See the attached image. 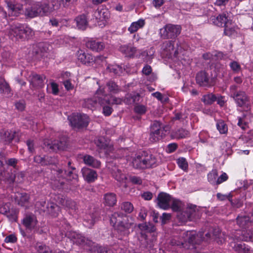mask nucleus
<instances>
[{
	"instance_id": "nucleus-60",
	"label": "nucleus",
	"mask_w": 253,
	"mask_h": 253,
	"mask_svg": "<svg viewBox=\"0 0 253 253\" xmlns=\"http://www.w3.org/2000/svg\"><path fill=\"white\" fill-rule=\"evenodd\" d=\"M45 156L43 157L41 156H36L34 157V161L42 166H45Z\"/></svg>"
},
{
	"instance_id": "nucleus-45",
	"label": "nucleus",
	"mask_w": 253,
	"mask_h": 253,
	"mask_svg": "<svg viewBox=\"0 0 253 253\" xmlns=\"http://www.w3.org/2000/svg\"><path fill=\"white\" fill-rule=\"evenodd\" d=\"M176 162L178 167L181 169L185 172L187 171V169H188V164L185 158L183 157L179 158L177 159Z\"/></svg>"
},
{
	"instance_id": "nucleus-50",
	"label": "nucleus",
	"mask_w": 253,
	"mask_h": 253,
	"mask_svg": "<svg viewBox=\"0 0 253 253\" xmlns=\"http://www.w3.org/2000/svg\"><path fill=\"white\" fill-rule=\"evenodd\" d=\"M36 249L38 253H51L49 248L41 243L37 244Z\"/></svg>"
},
{
	"instance_id": "nucleus-64",
	"label": "nucleus",
	"mask_w": 253,
	"mask_h": 253,
	"mask_svg": "<svg viewBox=\"0 0 253 253\" xmlns=\"http://www.w3.org/2000/svg\"><path fill=\"white\" fill-rule=\"evenodd\" d=\"M177 148V145L176 143H173L169 144L167 148V152L169 153L174 152Z\"/></svg>"
},
{
	"instance_id": "nucleus-41",
	"label": "nucleus",
	"mask_w": 253,
	"mask_h": 253,
	"mask_svg": "<svg viewBox=\"0 0 253 253\" xmlns=\"http://www.w3.org/2000/svg\"><path fill=\"white\" fill-rule=\"evenodd\" d=\"M214 240L219 244H222L225 241V235L223 233L219 231V230H215L212 235Z\"/></svg>"
},
{
	"instance_id": "nucleus-20",
	"label": "nucleus",
	"mask_w": 253,
	"mask_h": 253,
	"mask_svg": "<svg viewBox=\"0 0 253 253\" xmlns=\"http://www.w3.org/2000/svg\"><path fill=\"white\" fill-rule=\"evenodd\" d=\"M12 191L13 192L8 199H14L21 206H26L29 199V195L25 193L14 192V190H12Z\"/></svg>"
},
{
	"instance_id": "nucleus-34",
	"label": "nucleus",
	"mask_w": 253,
	"mask_h": 253,
	"mask_svg": "<svg viewBox=\"0 0 253 253\" xmlns=\"http://www.w3.org/2000/svg\"><path fill=\"white\" fill-rule=\"evenodd\" d=\"M203 57L205 59H211L212 60H216L224 58V54L220 51H215L212 53H206L203 55Z\"/></svg>"
},
{
	"instance_id": "nucleus-53",
	"label": "nucleus",
	"mask_w": 253,
	"mask_h": 253,
	"mask_svg": "<svg viewBox=\"0 0 253 253\" xmlns=\"http://www.w3.org/2000/svg\"><path fill=\"white\" fill-rule=\"evenodd\" d=\"M229 66L231 68V69L234 72V73H239L241 70V67L240 64L235 61H231L229 64Z\"/></svg>"
},
{
	"instance_id": "nucleus-10",
	"label": "nucleus",
	"mask_w": 253,
	"mask_h": 253,
	"mask_svg": "<svg viewBox=\"0 0 253 253\" xmlns=\"http://www.w3.org/2000/svg\"><path fill=\"white\" fill-rule=\"evenodd\" d=\"M181 28L180 25L168 24L160 30L161 37L166 39H175L181 33Z\"/></svg>"
},
{
	"instance_id": "nucleus-57",
	"label": "nucleus",
	"mask_w": 253,
	"mask_h": 253,
	"mask_svg": "<svg viewBox=\"0 0 253 253\" xmlns=\"http://www.w3.org/2000/svg\"><path fill=\"white\" fill-rule=\"evenodd\" d=\"M45 166L48 165H54L55 164L57 160L55 157H52L50 156H45Z\"/></svg>"
},
{
	"instance_id": "nucleus-7",
	"label": "nucleus",
	"mask_w": 253,
	"mask_h": 253,
	"mask_svg": "<svg viewBox=\"0 0 253 253\" xmlns=\"http://www.w3.org/2000/svg\"><path fill=\"white\" fill-rule=\"evenodd\" d=\"M156 162V158L153 155L145 151L137 153L132 161L133 167L138 169L151 168L154 166Z\"/></svg>"
},
{
	"instance_id": "nucleus-2",
	"label": "nucleus",
	"mask_w": 253,
	"mask_h": 253,
	"mask_svg": "<svg viewBox=\"0 0 253 253\" xmlns=\"http://www.w3.org/2000/svg\"><path fill=\"white\" fill-rule=\"evenodd\" d=\"M170 205L172 210L177 212V218L181 223L194 219L197 209L195 205L189 204L186 210H184L183 204L180 201L173 198Z\"/></svg>"
},
{
	"instance_id": "nucleus-29",
	"label": "nucleus",
	"mask_w": 253,
	"mask_h": 253,
	"mask_svg": "<svg viewBox=\"0 0 253 253\" xmlns=\"http://www.w3.org/2000/svg\"><path fill=\"white\" fill-rule=\"evenodd\" d=\"M0 140L5 144L10 143L14 136V133L11 130L2 129L0 131Z\"/></svg>"
},
{
	"instance_id": "nucleus-13",
	"label": "nucleus",
	"mask_w": 253,
	"mask_h": 253,
	"mask_svg": "<svg viewBox=\"0 0 253 253\" xmlns=\"http://www.w3.org/2000/svg\"><path fill=\"white\" fill-rule=\"evenodd\" d=\"M163 130L160 122L154 121L151 126L149 139L151 142H156L161 139Z\"/></svg>"
},
{
	"instance_id": "nucleus-62",
	"label": "nucleus",
	"mask_w": 253,
	"mask_h": 253,
	"mask_svg": "<svg viewBox=\"0 0 253 253\" xmlns=\"http://www.w3.org/2000/svg\"><path fill=\"white\" fill-rule=\"evenodd\" d=\"M63 84H64L65 88L68 90H71L74 87V86L71 84L70 80H65L63 82Z\"/></svg>"
},
{
	"instance_id": "nucleus-4",
	"label": "nucleus",
	"mask_w": 253,
	"mask_h": 253,
	"mask_svg": "<svg viewBox=\"0 0 253 253\" xmlns=\"http://www.w3.org/2000/svg\"><path fill=\"white\" fill-rule=\"evenodd\" d=\"M52 6L50 7L46 2H37L34 3L31 6L26 9L25 15L30 18H34L38 16H42L46 14L50 10L58 9L61 3H56L53 1Z\"/></svg>"
},
{
	"instance_id": "nucleus-48",
	"label": "nucleus",
	"mask_w": 253,
	"mask_h": 253,
	"mask_svg": "<svg viewBox=\"0 0 253 253\" xmlns=\"http://www.w3.org/2000/svg\"><path fill=\"white\" fill-rule=\"evenodd\" d=\"M0 91L4 94H8L10 91L8 84L3 79L0 80Z\"/></svg>"
},
{
	"instance_id": "nucleus-33",
	"label": "nucleus",
	"mask_w": 253,
	"mask_h": 253,
	"mask_svg": "<svg viewBox=\"0 0 253 253\" xmlns=\"http://www.w3.org/2000/svg\"><path fill=\"white\" fill-rule=\"evenodd\" d=\"M84 161L86 165L90 166L94 168H98L100 166V161L95 159L90 155H85L83 158Z\"/></svg>"
},
{
	"instance_id": "nucleus-14",
	"label": "nucleus",
	"mask_w": 253,
	"mask_h": 253,
	"mask_svg": "<svg viewBox=\"0 0 253 253\" xmlns=\"http://www.w3.org/2000/svg\"><path fill=\"white\" fill-rule=\"evenodd\" d=\"M233 98L238 106L241 107L242 111H248L250 109L249 98L244 92H238Z\"/></svg>"
},
{
	"instance_id": "nucleus-19",
	"label": "nucleus",
	"mask_w": 253,
	"mask_h": 253,
	"mask_svg": "<svg viewBox=\"0 0 253 253\" xmlns=\"http://www.w3.org/2000/svg\"><path fill=\"white\" fill-rule=\"evenodd\" d=\"M77 58L79 61L84 64L90 63L94 61L92 56L89 54H86L82 50H79L77 53ZM105 58L102 56H97L94 60L98 61V60L103 61Z\"/></svg>"
},
{
	"instance_id": "nucleus-11",
	"label": "nucleus",
	"mask_w": 253,
	"mask_h": 253,
	"mask_svg": "<svg viewBox=\"0 0 253 253\" xmlns=\"http://www.w3.org/2000/svg\"><path fill=\"white\" fill-rule=\"evenodd\" d=\"M71 125L75 128L86 127L89 123L88 117L84 114L73 113L68 117Z\"/></svg>"
},
{
	"instance_id": "nucleus-43",
	"label": "nucleus",
	"mask_w": 253,
	"mask_h": 253,
	"mask_svg": "<svg viewBox=\"0 0 253 253\" xmlns=\"http://www.w3.org/2000/svg\"><path fill=\"white\" fill-rule=\"evenodd\" d=\"M107 70L115 75H119L123 72V69L118 65H109L107 67Z\"/></svg>"
},
{
	"instance_id": "nucleus-6",
	"label": "nucleus",
	"mask_w": 253,
	"mask_h": 253,
	"mask_svg": "<svg viewBox=\"0 0 253 253\" xmlns=\"http://www.w3.org/2000/svg\"><path fill=\"white\" fill-rule=\"evenodd\" d=\"M7 32L9 38L13 40L30 38L34 35V32L30 27L20 23L10 25Z\"/></svg>"
},
{
	"instance_id": "nucleus-25",
	"label": "nucleus",
	"mask_w": 253,
	"mask_h": 253,
	"mask_svg": "<svg viewBox=\"0 0 253 253\" xmlns=\"http://www.w3.org/2000/svg\"><path fill=\"white\" fill-rule=\"evenodd\" d=\"M9 15L17 16L22 10V5L12 1H7Z\"/></svg>"
},
{
	"instance_id": "nucleus-21",
	"label": "nucleus",
	"mask_w": 253,
	"mask_h": 253,
	"mask_svg": "<svg viewBox=\"0 0 253 253\" xmlns=\"http://www.w3.org/2000/svg\"><path fill=\"white\" fill-rule=\"evenodd\" d=\"M174 41H167L163 43L162 48L166 52V54L167 56H171L173 54L174 56H177L179 53L181 52V47H178L175 50L174 47Z\"/></svg>"
},
{
	"instance_id": "nucleus-40",
	"label": "nucleus",
	"mask_w": 253,
	"mask_h": 253,
	"mask_svg": "<svg viewBox=\"0 0 253 253\" xmlns=\"http://www.w3.org/2000/svg\"><path fill=\"white\" fill-rule=\"evenodd\" d=\"M216 126L220 134H226L227 132V126L223 120L217 121Z\"/></svg>"
},
{
	"instance_id": "nucleus-61",
	"label": "nucleus",
	"mask_w": 253,
	"mask_h": 253,
	"mask_svg": "<svg viewBox=\"0 0 253 253\" xmlns=\"http://www.w3.org/2000/svg\"><path fill=\"white\" fill-rule=\"evenodd\" d=\"M16 240L17 238L14 235L10 234L5 238L4 241L6 243H13L16 241Z\"/></svg>"
},
{
	"instance_id": "nucleus-49",
	"label": "nucleus",
	"mask_w": 253,
	"mask_h": 253,
	"mask_svg": "<svg viewBox=\"0 0 253 253\" xmlns=\"http://www.w3.org/2000/svg\"><path fill=\"white\" fill-rule=\"evenodd\" d=\"M224 34L228 36H231L235 31L234 28L231 25V22L229 20L227 24L224 25Z\"/></svg>"
},
{
	"instance_id": "nucleus-51",
	"label": "nucleus",
	"mask_w": 253,
	"mask_h": 253,
	"mask_svg": "<svg viewBox=\"0 0 253 253\" xmlns=\"http://www.w3.org/2000/svg\"><path fill=\"white\" fill-rule=\"evenodd\" d=\"M121 209L126 212L130 213L133 210V206L131 203L126 202L122 204Z\"/></svg>"
},
{
	"instance_id": "nucleus-52",
	"label": "nucleus",
	"mask_w": 253,
	"mask_h": 253,
	"mask_svg": "<svg viewBox=\"0 0 253 253\" xmlns=\"http://www.w3.org/2000/svg\"><path fill=\"white\" fill-rule=\"evenodd\" d=\"M39 51H37V54H41V56L43 55L42 54L47 52L49 50L48 45L46 43H41L38 45Z\"/></svg>"
},
{
	"instance_id": "nucleus-17",
	"label": "nucleus",
	"mask_w": 253,
	"mask_h": 253,
	"mask_svg": "<svg viewBox=\"0 0 253 253\" xmlns=\"http://www.w3.org/2000/svg\"><path fill=\"white\" fill-rule=\"evenodd\" d=\"M172 199L169 194L162 192L158 196V205L161 209L167 210L170 207Z\"/></svg>"
},
{
	"instance_id": "nucleus-56",
	"label": "nucleus",
	"mask_w": 253,
	"mask_h": 253,
	"mask_svg": "<svg viewBox=\"0 0 253 253\" xmlns=\"http://www.w3.org/2000/svg\"><path fill=\"white\" fill-rule=\"evenodd\" d=\"M95 221V220L93 217V215H90L89 218L87 217L84 219V222H85L84 225L86 226H87L89 228H90L92 227V226H93Z\"/></svg>"
},
{
	"instance_id": "nucleus-46",
	"label": "nucleus",
	"mask_w": 253,
	"mask_h": 253,
	"mask_svg": "<svg viewBox=\"0 0 253 253\" xmlns=\"http://www.w3.org/2000/svg\"><path fill=\"white\" fill-rule=\"evenodd\" d=\"M216 97L212 93L208 94L203 96L202 101L206 104H211L216 100Z\"/></svg>"
},
{
	"instance_id": "nucleus-22",
	"label": "nucleus",
	"mask_w": 253,
	"mask_h": 253,
	"mask_svg": "<svg viewBox=\"0 0 253 253\" xmlns=\"http://www.w3.org/2000/svg\"><path fill=\"white\" fill-rule=\"evenodd\" d=\"M45 77L35 73H32L30 76V82L31 85L36 88H42L44 85Z\"/></svg>"
},
{
	"instance_id": "nucleus-54",
	"label": "nucleus",
	"mask_w": 253,
	"mask_h": 253,
	"mask_svg": "<svg viewBox=\"0 0 253 253\" xmlns=\"http://www.w3.org/2000/svg\"><path fill=\"white\" fill-rule=\"evenodd\" d=\"M139 98L138 95H132L131 94H127L126 96L125 101L126 104H131L134 103L136 99Z\"/></svg>"
},
{
	"instance_id": "nucleus-32",
	"label": "nucleus",
	"mask_w": 253,
	"mask_h": 253,
	"mask_svg": "<svg viewBox=\"0 0 253 253\" xmlns=\"http://www.w3.org/2000/svg\"><path fill=\"white\" fill-rule=\"evenodd\" d=\"M93 17L97 22H103L108 18V11L107 10L97 9L93 13Z\"/></svg>"
},
{
	"instance_id": "nucleus-9",
	"label": "nucleus",
	"mask_w": 253,
	"mask_h": 253,
	"mask_svg": "<svg viewBox=\"0 0 253 253\" xmlns=\"http://www.w3.org/2000/svg\"><path fill=\"white\" fill-rule=\"evenodd\" d=\"M68 235L70 236V237L76 244L88 247L89 248H86V249L89 250L91 253H106L104 248L88 240L82 235L76 232H71Z\"/></svg>"
},
{
	"instance_id": "nucleus-59",
	"label": "nucleus",
	"mask_w": 253,
	"mask_h": 253,
	"mask_svg": "<svg viewBox=\"0 0 253 253\" xmlns=\"http://www.w3.org/2000/svg\"><path fill=\"white\" fill-rule=\"evenodd\" d=\"M84 179L87 182L90 183L97 179L96 175H82Z\"/></svg>"
},
{
	"instance_id": "nucleus-44",
	"label": "nucleus",
	"mask_w": 253,
	"mask_h": 253,
	"mask_svg": "<svg viewBox=\"0 0 253 253\" xmlns=\"http://www.w3.org/2000/svg\"><path fill=\"white\" fill-rule=\"evenodd\" d=\"M59 204L63 207H66L71 209H75V203L69 199H62L59 201Z\"/></svg>"
},
{
	"instance_id": "nucleus-24",
	"label": "nucleus",
	"mask_w": 253,
	"mask_h": 253,
	"mask_svg": "<svg viewBox=\"0 0 253 253\" xmlns=\"http://www.w3.org/2000/svg\"><path fill=\"white\" fill-rule=\"evenodd\" d=\"M228 21L225 14H220L217 16H212L210 19V22L218 27L224 26Z\"/></svg>"
},
{
	"instance_id": "nucleus-55",
	"label": "nucleus",
	"mask_w": 253,
	"mask_h": 253,
	"mask_svg": "<svg viewBox=\"0 0 253 253\" xmlns=\"http://www.w3.org/2000/svg\"><path fill=\"white\" fill-rule=\"evenodd\" d=\"M134 110L135 113L142 115L145 113L146 108L145 106L142 105H137L135 106Z\"/></svg>"
},
{
	"instance_id": "nucleus-15",
	"label": "nucleus",
	"mask_w": 253,
	"mask_h": 253,
	"mask_svg": "<svg viewBox=\"0 0 253 253\" xmlns=\"http://www.w3.org/2000/svg\"><path fill=\"white\" fill-rule=\"evenodd\" d=\"M23 225L27 230L33 232H38V220L34 214L26 215L22 220Z\"/></svg>"
},
{
	"instance_id": "nucleus-36",
	"label": "nucleus",
	"mask_w": 253,
	"mask_h": 253,
	"mask_svg": "<svg viewBox=\"0 0 253 253\" xmlns=\"http://www.w3.org/2000/svg\"><path fill=\"white\" fill-rule=\"evenodd\" d=\"M75 21L79 29L84 30L87 24L86 17L84 15H81L76 17Z\"/></svg>"
},
{
	"instance_id": "nucleus-31",
	"label": "nucleus",
	"mask_w": 253,
	"mask_h": 253,
	"mask_svg": "<svg viewBox=\"0 0 253 253\" xmlns=\"http://www.w3.org/2000/svg\"><path fill=\"white\" fill-rule=\"evenodd\" d=\"M145 24V20L140 19L137 21L132 22L128 28L130 33L133 34L136 32L139 29L142 28Z\"/></svg>"
},
{
	"instance_id": "nucleus-30",
	"label": "nucleus",
	"mask_w": 253,
	"mask_h": 253,
	"mask_svg": "<svg viewBox=\"0 0 253 253\" xmlns=\"http://www.w3.org/2000/svg\"><path fill=\"white\" fill-rule=\"evenodd\" d=\"M120 51L126 56L132 57L134 56L136 49L131 45H124L120 46Z\"/></svg>"
},
{
	"instance_id": "nucleus-37",
	"label": "nucleus",
	"mask_w": 253,
	"mask_h": 253,
	"mask_svg": "<svg viewBox=\"0 0 253 253\" xmlns=\"http://www.w3.org/2000/svg\"><path fill=\"white\" fill-rule=\"evenodd\" d=\"M96 146L101 150H104L105 153H107L108 150L111 149V146L105 141L104 138L101 137L98 138L95 142Z\"/></svg>"
},
{
	"instance_id": "nucleus-23",
	"label": "nucleus",
	"mask_w": 253,
	"mask_h": 253,
	"mask_svg": "<svg viewBox=\"0 0 253 253\" xmlns=\"http://www.w3.org/2000/svg\"><path fill=\"white\" fill-rule=\"evenodd\" d=\"M196 82L200 86L208 87L211 85V80L208 76L207 74L203 71L197 74Z\"/></svg>"
},
{
	"instance_id": "nucleus-26",
	"label": "nucleus",
	"mask_w": 253,
	"mask_h": 253,
	"mask_svg": "<svg viewBox=\"0 0 253 253\" xmlns=\"http://www.w3.org/2000/svg\"><path fill=\"white\" fill-rule=\"evenodd\" d=\"M228 179L227 175H208V179L210 183L212 185H218Z\"/></svg>"
},
{
	"instance_id": "nucleus-47",
	"label": "nucleus",
	"mask_w": 253,
	"mask_h": 253,
	"mask_svg": "<svg viewBox=\"0 0 253 253\" xmlns=\"http://www.w3.org/2000/svg\"><path fill=\"white\" fill-rule=\"evenodd\" d=\"M47 90L49 93L57 95L59 92L58 85L56 83L52 82L50 85H47Z\"/></svg>"
},
{
	"instance_id": "nucleus-16",
	"label": "nucleus",
	"mask_w": 253,
	"mask_h": 253,
	"mask_svg": "<svg viewBox=\"0 0 253 253\" xmlns=\"http://www.w3.org/2000/svg\"><path fill=\"white\" fill-rule=\"evenodd\" d=\"M0 213L5 215L11 222L16 220V212L10 208V204L9 202L0 204Z\"/></svg>"
},
{
	"instance_id": "nucleus-1",
	"label": "nucleus",
	"mask_w": 253,
	"mask_h": 253,
	"mask_svg": "<svg viewBox=\"0 0 253 253\" xmlns=\"http://www.w3.org/2000/svg\"><path fill=\"white\" fill-rule=\"evenodd\" d=\"M211 234L208 232L204 234L203 232L198 234L191 231L181 230L178 236H175L170 241L172 245L182 246L184 248L190 249L195 248V245L200 244L202 241L208 242L211 239Z\"/></svg>"
},
{
	"instance_id": "nucleus-18",
	"label": "nucleus",
	"mask_w": 253,
	"mask_h": 253,
	"mask_svg": "<svg viewBox=\"0 0 253 253\" xmlns=\"http://www.w3.org/2000/svg\"><path fill=\"white\" fill-rule=\"evenodd\" d=\"M44 145L54 151L64 150L67 148V142L65 138H62L59 141L54 140L51 143L44 141Z\"/></svg>"
},
{
	"instance_id": "nucleus-63",
	"label": "nucleus",
	"mask_w": 253,
	"mask_h": 253,
	"mask_svg": "<svg viewBox=\"0 0 253 253\" xmlns=\"http://www.w3.org/2000/svg\"><path fill=\"white\" fill-rule=\"evenodd\" d=\"M113 111V109L112 107L109 106H105L103 108V113L104 115L108 116L111 114Z\"/></svg>"
},
{
	"instance_id": "nucleus-39",
	"label": "nucleus",
	"mask_w": 253,
	"mask_h": 253,
	"mask_svg": "<svg viewBox=\"0 0 253 253\" xmlns=\"http://www.w3.org/2000/svg\"><path fill=\"white\" fill-rule=\"evenodd\" d=\"M104 199L105 204L109 206H113L117 202L116 195L112 193L105 194Z\"/></svg>"
},
{
	"instance_id": "nucleus-38",
	"label": "nucleus",
	"mask_w": 253,
	"mask_h": 253,
	"mask_svg": "<svg viewBox=\"0 0 253 253\" xmlns=\"http://www.w3.org/2000/svg\"><path fill=\"white\" fill-rule=\"evenodd\" d=\"M142 72L143 74L149 76L147 80L150 82H152L156 80L157 76L155 74L152 73V68L150 66L146 65L143 67Z\"/></svg>"
},
{
	"instance_id": "nucleus-8",
	"label": "nucleus",
	"mask_w": 253,
	"mask_h": 253,
	"mask_svg": "<svg viewBox=\"0 0 253 253\" xmlns=\"http://www.w3.org/2000/svg\"><path fill=\"white\" fill-rule=\"evenodd\" d=\"M239 240L253 242V231L250 230L239 237L235 236L229 243L230 246L239 253H253V251L251 250L248 246L244 243H239Z\"/></svg>"
},
{
	"instance_id": "nucleus-42",
	"label": "nucleus",
	"mask_w": 253,
	"mask_h": 253,
	"mask_svg": "<svg viewBox=\"0 0 253 253\" xmlns=\"http://www.w3.org/2000/svg\"><path fill=\"white\" fill-rule=\"evenodd\" d=\"M189 134L188 131L184 129L180 128L172 133V136L175 139H181L187 137Z\"/></svg>"
},
{
	"instance_id": "nucleus-3",
	"label": "nucleus",
	"mask_w": 253,
	"mask_h": 253,
	"mask_svg": "<svg viewBox=\"0 0 253 253\" xmlns=\"http://www.w3.org/2000/svg\"><path fill=\"white\" fill-rule=\"evenodd\" d=\"M94 100L92 99H88L86 101L88 108L94 107L97 103L101 105L105 104L119 105L121 104L123 99L110 95L105 91V87H100L96 90L94 96Z\"/></svg>"
},
{
	"instance_id": "nucleus-27",
	"label": "nucleus",
	"mask_w": 253,
	"mask_h": 253,
	"mask_svg": "<svg viewBox=\"0 0 253 253\" xmlns=\"http://www.w3.org/2000/svg\"><path fill=\"white\" fill-rule=\"evenodd\" d=\"M86 46L92 50L97 52L102 50L105 47V44L103 42L96 41L87 42L86 43Z\"/></svg>"
},
{
	"instance_id": "nucleus-35",
	"label": "nucleus",
	"mask_w": 253,
	"mask_h": 253,
	"mask_svg": "<svg viewBox=\"0 0 253 253\" xmlns=\"http://www.w3.org/2000/svg\"><path fill=\"white\" fill-rule=\"evenodd\" d=\"M100 87H105V91L108 93V92L110 93H117L119 92L121 89L116 84L112 81L108 82L106 86H99Z\"/></svg>"
},
{
	"instance_id": "nucleus-5",
	"label": "nucleus",
	"mask_w": 253,
	"mask_h": 253,
	"mask_svg": "<svg viewBox=\"0 0 253 253\" xmlns=\"http://www.w3.org/2000/svg\"><path fill=\"white\" fill-rule=\"evenodd\" d=\"M110 223L122 235L127 236L129 234V229L132 226V222L129 218L123 216L122 214L114 212L110 217Z\"/></svg>"
},
{
	"instance_id": "nucleus-58",
	"label": "nucleus",
	"mask_w": 253,
	"mask_h": 253,
	"mask_svg": "<svg viewBox=\"0 0 253 253\" xmlns=\"http://www.w3.org/2000/svg\"><path fill=\"white\" fill-rule=\"evenodd\" d=\"M28 149L30 153H34L35 148V144L33 140H28L26 142Z\"/></svg>"
},
{
	"instance_id": "nucleus-12",
	"label": "nucleus",
	"mask_w": 253,
	"mask_h": 253,
	"mask_svg": "<svg viewBox=\"0 0 253 253\" xmlns=\"http://www.w3.org/2000/svg\"><path fill=\"white\" fill-rule=\"evenodd\" d=\"M36 206L40 211V212H46L53 216H56L60 210L59 206L52 202L47 204L45 202H38L36 204Z\"/></svg>"
},
{
	"instance_id": "nucleus-28",
	"label": "nucleus",
	"mask_w": 253,
	"mask_h": 253,
	"mask_svg": "<svg viewBox=\"0 0 253 253\" xmlns=\"http://www.w3.org/2000/svg\"><path fill=\"white\" fill-rule=\"evenodd\" d=\"M237 222L240 227L242 228L249 225L253 220L252 217L248 215L241 214L237 217Z\"/></svg>"
}]
</instances>
